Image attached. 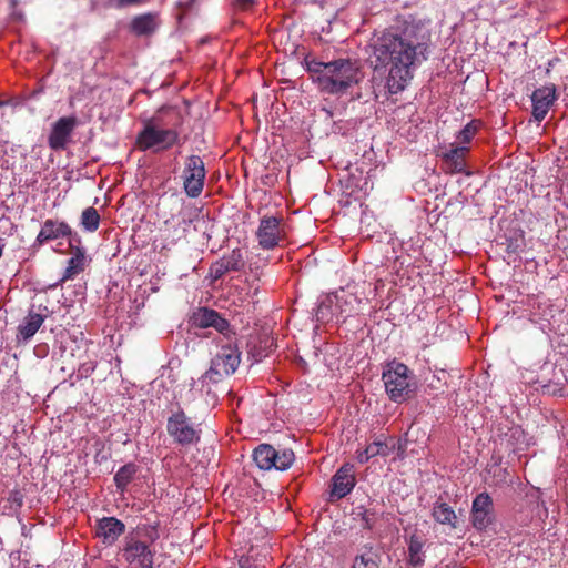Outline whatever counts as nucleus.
Here are the masks:
<instances>
[{"label":"nucleus","mask_w":568,"mask_h":568,"mask_svg":"<svg viewBox=\"0 0 568 568\" xmlns=\"http://www.w3.org/2000/svg\"><path fill=\"white\" fill-rule=\"evenodd\" d=\"M158 16L155 13H144L132 19L130 28L138 37L151 36L158 28Z\"/></svg>","instance_id":"nucleus-21"},{"label":"nucleus","mask_w":568,"mask_h":568,"mask_svg":"<svg viewBox=\"0 0 568 568\" xmlns=\"http://www.w3.org/2000/svg\"><path fill=\"white\" fill-rule=\"evenodd\" d=\"M324 69V73L315 79L323 93L343 95L359 81V67L349 59L331 61Z\"/></svg>","instance_id":"nucleus-3"},{"label":"nucleus","mask_w":568,"mask_h":568,"mask_svg":"<svg viewBox=\"0 0 568 568\" xmlns=\"http://www.w3.org/2000/svg\"><path fill=\"white\" fill-rule=\"evenodd\" d=\"M125 538L139 540L152 548V545L160 538L159 524H139Z\"/></svg>","instance_id":"nucleus-22"},{"label":"nucleus","mask_w":568,"mask_h":568,"mask_svg":"<svg viewBox=\"0 0 568 568\" xmlns=\"http://www.w3.org/2000/svg\"><path fill=\"white\" fill-rule=\"evenodd\" d=\"M171 199L174 201V203H178V204H182L183 203V199L180 197L178 194H172Z\"/></svg>","instance_id":"nucleus-40"},{"label":"nucleus","mask_w":568,"mask_h":568,"mask_svg":"<svg viewBox=\"0 0 568 568\" xmlns=\"http://www.w3.org/2000/svg\"><path fill=\"white\" fill-rule=\"evenodd\" d=\"M394 447V444L390 446L386 440L375 439L373 443L366 446V449L369 450L371 456L373 457H387Z\"/></svg>","instance_id":"nucleus-32"},{"label":"nucleus","mask_w":568,"mask_h":568,"mask_svg":"<svg viewBox=\"0 0 568 568\" xmlns=\"http://www.w3.org/2000/svg\"><path fill=\"white\" fill-rule=\"evenodd\" d=\"M12 16L16 18V19H21L22 18V14L20 12H16L13 11L12 12Z\"/></svg>","instance_id":"nucleus-44"},{"label":"nucleus","mask_w":568,"mask_h":568,"mask_svg":"<svg viewBox=\"0 0 568 568\" xmlns=\"http://www.w3.org/2000/svg\"><path fill=\"white\" fill-rule=\"evenodd\" d=\"M18 0H10V6L12 9H14L18 6Z\"/></svg>","instance_id":"nucleus-43"},{"label":"nucleus","mask_w":568,"mask_h":568,"mask_svg":"<svg viewBox=\"0 0 568 568\" xmlns=\"http://www.w3.org/2000/svg\"><path fill=\"white\" fill-rule=\"evenodd\" d=\"M520 250V244L517 240H509L507 243L506 251L507 253H517Z\"/></svg>","instance_id":"nucleus-36"},{"label":"nucleus","mask_w":568,"mask_h":568,"mask_svg":"<svg viewBox=\"0 0 568 568\" xmlns=\"http://www.w3.org/2000/svg\"><path fill=\"white\" fill-rule=\"evenodd\" d=\"M424 540L417 534H413L409 537L408 541V562L418 567L424 564V555H423Z\"/></svg>","instance_id":"nucleus-26"},{"label":"nucleus","mask_w":568,"mask_h":568,"mask_svg":"<svg viewBox=\"0 0 568 568\" xmlns=\"http://www.w3.org/2000/svg\"><path fill=\"white\" fill-rule=\"evenodd\" d=\"M138 1L139 0H118V7L119 8L126 7V6L135 3Z\"/></svg>","instance_id":"nucleus-38"},{"label":"nucleus","mask_w":568,"mask_h":568,"mask_svg":"<svg viewBox=\"0 0 568 568\" xmlns=\"http://www.w3.org/2000/svg\"><path fill=\"white\" fill-rule=\"evenodd\" d=\"M72 233L71 227L65 222H58L55 220L48 219L44 221L36 242L42 245L45 242L58 240L60 237L70 236Z\"/></svg>","instance_id":"nucleus-18"},{"label":"nucleus","mask_w":568,"mask_h":568,"mask_svg":"<svg viewBox=\"0 0 568 568\" xmlns=\"http://www.w3.org/2000/svg\"><path fill=\"white\" fill-rule=\"evenodd\" d=\"M469 152L466 145L450 144V149L442 153L445 171L449 174L462 173L466 169L465 158Z\"/></svg>","instance_id":"nucleus-17"},{"label":"nucleus","mask_w":568,"mask_h":568,"mask_svg":"<svg viewBox=\"0 0 568 568\" xmlns=\"http://www.w3.org/2000/svg\"><path fill=\"white\" fill-rule=\"evenodd\" d=\"M276 457V449L268 444H261L253 450V460L256 466L262 470H270L274 468V458Z\"/></svg>","instance_id":"nucleus-24"},{"label":"nucleus","mask_w":568,"mask_h":568,"mask_svg":"<svg viewBox=\"0 0 568 568\" xmlns=\"http://www.w3.org/2000/svg\"><path fill=\"white\" fill-rule=\"evenodd\" d=\"M382 381L388 397L395 403L407 400L414 393L412 372L407 365L393 361L382 374Z\"/></svg>","instance_id":"nucleus-4"},{"label":"nucleus","mask_w":568,"mask_h":568,"mask_svg":"<svg viewBox=\"0 0 568 568\" xmlns=\"http://www.w3.org/2000/svg\"><path fill=\"white\" fill-rule=\"evenodd\" d=\"M379 555L372 547H364L353 561L351 568H379Z\"/></svg>","instance_id":"nucleus-27"},{"label":"nucleus","mask_w":568,"mask_h":568,"mask_svg":"<svg viewBox=\"0 0 568 568\" xmlns=\"http://www.w3.org/2000/svg\"><path fill=\"white\" fill-rule=\"evenodd\" d=\"M257 0H232L231 4L234 11H248L255 4Z\"/></svg>","instance_id":"nucleus-33"},{"label":"nucleus","mask_w":568,"mask_h":568,"mask_svg":"<svg viewBox=\"0 0 568 568\" xmlns=\"http://www.w3.org/2000/svg\"><path fill=\"white\" fill-rule=\"evenodd\" d=\"M432 516L438 524L448 525L453 529L457 527L456 513L446 503L435 504L433 507Z\"/></svg>","instance_id":"nucleus-25"},{"label":"nucleus","mask_w":568,"mask_h":568,"mask_svg":"<svg viewBox=\"0 0 568 568\" xmlns=\"http://www.w3.org/2000/svg\"><path fill=\"white\" fill-rule=\"evenodd\" d=\"M87 265L85 252L83 247L77 246L73 256L68 261V266L61 278V282L74 278L78 274L84 271Z\"/></svg>","instance_id":"nucleus-23"},{"label":"nucleus","mask_w":568,"mask_h":568,"mask_svg":"<svg viewBox=\"0 0 568 568\" xmlns=\"http://www.w3.org/2000/svg\"><path fill=\"white\" fill-rule=\"evenodd\" d=\"M245 258L241 248H234L224 254L210 267V275L214 281L222 278L229 272H240L245 267Z\"/></svg>","instance_id":"nucleus-15"},{"label":"nucleus","mask_w":568,"mask_h":568,"mask_svg":"<svg viewBox=\"0 0 568 568\" xmlns=\"http://www.w3.org/2000/svg\"><path fill=\"white\" fill-rule=\"evenodd\" d=\"M106 568H118V567L114 565H109Z\"/></svg>","instance_id":"nucleus-46"},{"label":"nucleus","mask_w":568,"mask_h":568,"mask_svg":"<svg viewBox=\"0 0 568 568\" xmlns=\"http://www.w3.org/2000/svg\"><path fill=\"white\" fill-rule=\"evenodd\" d=\"M194 2H195V0H185V2L183 4L186 7H191Z\"/></svg>","instance_id":"nucleus-42"},{"label":"nucleus","mask_w":568,"mask_h":568,"mask_svg":"<svg viewBox=\"0 0 568 568\" xmlns=\"http://www.w3.org/2000/svg\"><path fill=\"white\" fill-rule=\"evenodd\" d=\"M125 530V525L115 517H104L97 524V535L104 544H113Z\"/></svg>","instance_id":"nucleus-20"},{"label":"nucleus","mask_w":568,"mask_h":568,"mask_svg":"<svg viewBox=\"0 0 568 568\" xmlns=\"http://www.w3.org/2000/svg\"><path fill=\"white\" fill-rule=\"evenodd\" d=\"M557 99V89L556 85L552 83L536 89L531 94V114L535 121L541 122L546 118L550 108L554 105Z\"/></svg>","instance_id":"nucleus-13"},{"label":"nucleus","mask_w":568,"mask_h":568,"mask_svg":"<svg viewBox=\"0 0 568 568\" xmlns=\"http://www.w3.org/2000/svg\"><path fill=\"white\" fill-rule=\"evenodd\" d=\"M166 433L174 444L182 447H190L200 443L202 430L199 425L179 407L176 410L172 412L166 419Z\"/></svg>","instance_id":"nucleus-5"},{"label":"nucleus","mask_w":568,"mask_h":568,"mask_svg":"<svg viewBox=\"0 0 568 568\" xmlns=\"http://www.w3.org/2000/svg\"><path fill=\"white\" fill-rule=\"evenodd\" d=\"M430 45L429 29L415 21L393 26L373 41L371 63L375 71H388L389 94H397L408 85L414 70L428 60Z\"/></svg>","instance_id":"nucleus-1"},{"label":"nucleus","mask_w":568,"mask_h":568,"mask_svg":"<svg viewBox=\"0 0 568 568\" xmlns=\"http://www.w3.org/2000/svg\"><path fill=\"white\" fill-rule=\"evenodd\" d=\"M398 450H399L400 453H403V452H404V448L402 447V445H400V444L398 445Z\"/></svg>","instance_id":"nucleus-45"},{"label":"nucleus","mask_w":568,"mask_h":568,"mask_svg":"<svg viewBox=\"0 0 568 568\" xmlns=\"http://www.w3.org/2000/svg\"><path fill=\"white\" fill-rule=\"evenodd\" d=\"M362 515H363V521L365 523V528H368V529L372 528V526H373L372 520H373L374 514H372L367 510H364Z\"/></svg>","instance_id":"nucleus-37"},{"label":"nucleus","mask_w":568,"mask_h":568,"mask_svg":"<svg viewBox=\"0 0 568 568\" xmlns=\"http://www.w3.org/2000/svg\"><path fill=\"white\" fill-rule=\"evenodd\" d=\"M174 114L180 119V114L171 108H161L150 119L143 123V129L136 135V146L140 151L155 149L164 151L171 149L179 142L180 133L176 129L180 123L173 124V128H165L169 123L164 115Z\"/></svg>","instance_id":"nucleus-2"},{"label":"nucleus","mask_w":568,"mask_h":568,"mask_svg":"<svg viewBox=\"0 0 568 568\" xmlns=\"http://www.w3.org/2000/svg\"><path fill=\"white\" fill-rule=\"evenodd\" d=\"M191 320L195 327H213L219 333H221L223 337H229V334L233 333L229 321L222 317L219 312L212 308L200 307L196 312L193 313Z\"/></svg>","instance_id":"nucleus-14"},{"label":"nucleus","mask_w":568,"mask_h":568,"mask_svg":"<svg viewBox=\"0 0 568 568\" xmlns=\"http://www.w3.org/2000/svg\"><path fill=\"white\" fill-rule=\"evenodd\" d=\"M481 126V122L479 120H471L467 123L456 135V139L459 141L460 145H466L471 142L474 136L477 134Z\"/></svg>","instance_id":"nucleus-30"},{"label":"nucleus","mask_w":568,"mask_h":568,"mask_svg":"<svg viewBox=\"0 0 568 568\" xmlns=\"http://www.w3.org/2000/svg\"><path fill=\"white\" fill-rule=\"evenodd\" d=\"M371 458H373V456H371V453L368 449L364 448V449H357L356 450V459L359 464H365L367 463Z\"/></svg>","instance_id":"nucleus-35"},{"label":"nucleus","mask_w":568,"mask_h":568,"mask_svg":"<svg viewBox=\"0 0 568 568\" xmlns=\"http://www.w3.org/2000/svg\"><path fill=\"white\" fill-rule=\"evenodd\" d=\"M4 105V102L3 101H0V106Z\"/></svg>","instance_id":"nucleus-47"},{"label":"nucleus","mask_w":568,"mask_h":568,"mask_svg":"<svg viewBox=\"0 0 568 568\" xmlns=\"http://www.w3.org/2000/svg\"><path fill=\"white\" fill-rule=\"evenodd\" d=\"M78 126V119L73 115L59 118L51 128L48 144L53 151H63L72 141V134Z\"/></svg>","instance_id":"nucleus-11"},{"label":"nucleus","mask_w":568,"mask_h":568,"mask_svg":"<svg viewBox=\"0 0 568 568\" xmlns=\"http://www.w3.org/2000/svg\"><path fill=\"white\" fill-rule=\"evenodd\" d=\"M43 323L44 316L42 314L36 313L32 310L29 311L17 328V342L27 343L36 335Z\"/></svg>","instance_id":"nucleus-19"},{"label":"nucleus","mask_w":568,"mask_h":568,"mask_svg":"<svg viewBox=\"0 0 568 568\" xmlns=\"http://www.w3.org/2000/svg\"><path fill=\"white\" fill-rule=\"evenodd\" d=\"M258 245L263 250H273L285 239V224L282 216H263L256 230Z\"/></svg>","instance_id":"nucleus-9"},{"label":"nucleus","mask_w":568,"mask_h":568,"mask_svg":"<svg viewBox=\"0 0 568 568\" xmlns=\"http://www.w3.org/2000/svg\"><path fill=\"white\" fill-rule=\"evenodd\" d=\"M206 170L204 161L200 155H189L185 158L182 171L183 190L191 199L199 197L204 189Z\"/></svg>","instance_id":"nucleus-8"},{"label":"nucleus","mask_w":568,"mask_h":568,"mask_svg":"<svg viewBox=\"0 0 568 568\" xmlns=\"http://www.w3.org/2000/svg\"><path fill=\"white\" fill-rule=\"evenodd\" d=\"M225 344H221L220 351L211 361L210 368L205 372V377L215 379V376L231 375L233 374L240 362L241 353L235 344V333L229 334Z\"/></svg>","instance_id":"nucleus-7"},{"label":"nucleus","mask_w":568,"mask_h":568,"mask_svg":"<svg viewBox=\"0 0 568 568\" xmlns=\"http://www.w3.org/2000/svg\"><path fill=\"white\" fill-rule=\"evenodd\" d=\"M295 459L292 449H284L282 452L276 450V457L274 458V468L277 470L288 469Z\"/></svg>","instance_id":"nucleus-31"},{"label":"nucleus","mask_w":568,"mask_h":568,"mask_svg":"<svg viewBox=\"0 0 568 568\" xmlns=\"http://www.w3.org/2000/svg\"><path fill=\"white\" fill-rule=\"evenodd\" d=\"M248 564V559H241L240 560V568H251L250 566H246Z\"/></svg>","instance_id":"nucleus-41"},{"label":"nucleus","mask_w":568,"mask_h":568,"mask_svg":"<svg viewBox=\"0 0 568 568\" xmlns=\"http://www.w3.org/2000/svg\"><path fill=\"white\" fill-rule=\"evenodd\" d=\"M495 519L493 498L488 493L478 494L471 504L470 521L473 527L478 530H485Z\"/></svg>","instance_id":"nucleus-12"},{"label":"nucleus","mask_w":568,"mask_h":568,"mask_svg":"<svg viewBox=\"0 0 568 568\" xmlns=\"http://www.w3.org/2000/svg\"><path fill=\"white\" fill-rule=\"evenodd\" d=\"M155 550L139 540L124 537L122 557L126 568H153Z\"/></svg>","instance_id":"nucleus-10"},{"label":"nucleus","mask_w":568,"mask_h":568,"mask_svg":"<svg viewBox=\"0 0 568 568\" xmlns=\"http://www.w3.org/2000/svg\"><path fill=\"white\" fill-rule=\"evenodd\" d=\"M361 300L355 293L346 288H341L335 293L328 294L317 306L316 316L318 320H325L329 315H339L344 318L351 316Z\"/></svg>","instance_id":"nucleus-6"},{"label":"nucleus","mask_w":568,"mask_h":568,"mask_svg":"<svg viewBox=\"0 0 568 568\" xmlns=\"http://www.w3.org/2000/svg\"><path fill=\"white\" fill-rule=\"evenodd\" d=\"M11 500L16 504H18L19 506L22 505V496L19 494V493H14L13 496L11 497Z\"/></svg>","instance_id":"nucleus-39"},{"label":"nucleus","mask_w":568,"mask_h":568,"mask_svg":"<svg viewBox=\"0 0 568 568\" xmlns=\"http://www.w3.org/2000/svg\"><path fill=\"white\" fill-rule=\"evenodd\" d=\"M81 225L87 232H95L100 225V215L93 206L83 210L81 214Z\"/></svg>","instance_id":"nucleus-29"},{"label":"nucleus","mask_w":568,"mask_h":568,"mask_svg":"<svg viewBox=\"0 0 568 568\" xmlns=\"http://www.w3.org/2000/svg\"><path fill=\"white\" fill-rule=\"evenodd\" d=\"M324 67H327V63L317 61H312L308 63V71L313 74L314 80L324 73Z\"/></svg>","instance_id":"nucleus-34"},{"label":"nucleus","mask_w":568,"mask_h":568,"mask_svg":"<svg viewBox=\"0 0 568 568\" xmlns=\"http://www.w3.org/2000/svg\"><path fill=\"white\" fill-rule=\"evenodd\" d=\"M356 478L354 466L349 463L344 464L332 478L331 495L337 499L347 496L355 487Z\"/></svg>","instance_id":"nucleus-16"},{"label":"nucleus","mask_w":568,"mask_h":568,"mask_svg":"<svg viewBox=\"0 0 568 568\" xmlns=\"http://www.w3.org/2000/svg\"><path fill=\"white\" fill-rule=\"evenodd\" d=\"M136 473V466L132 463L122 466L114 475V483L116 487L124 490L126 486L132 481Z\"/></svg>","instance_id":"nucleus-28"}]
</instances>
